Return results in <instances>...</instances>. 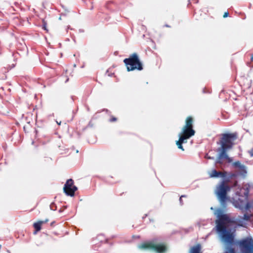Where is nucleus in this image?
<instances>
[{
	"instance_id": "ddd939ff",
	"label": "nucleus",
	"mask_w": 253,
	"mask_h": 253,
	"mask_svg": "<svg viewBox=\"0 0 253 253\" xmlns=\"http://www.w3.org/2000/svg\"><path fill=\"white\" fill-rule=\"evenodd\" d=\"M201 250V245L200 244H198L196 246L191 248L190 253H202Z\"/></svg>"
},
{
	"instance_id": "1a4fd4ad",
	"label": "nucleus",
	"mask_w": 253,
	"mask_h": 253,
	"mask_svg": "<svg viewBox=\"0 0 253 253\" xmlns=\"http://www.w3.org/2000/svg\"><path fill=\"white\" fill-rule=\"evenodd\" d=\"M63 189L67 195L73 197L75 191L77 190V187L74 185V180L72 179H69L66 182Z\"/></svg>"
},
{
	"instance_id": "9d476101",
	"label": "nucleus",
	"mask_w": 253,
	"mask_h": 253,
	"mask_svg": "<svg viewBox=\"0 0 253 253\" xmlns=\"http://www.w3.org/2000/svg\"><path fill=\"white\" fill-rule=\"evenodd\" d=\"M251 218V214L245 213L243 216H239V218L236 219V225L239 226L244 227L246 223L244 221H249Z\"/></svg>"
},
{
	"instance_id": "4468645a",
	"label": "nucleus",
	"mask_w": 253,
	"mask_h": 253,
	"mask_svg": "<svg viewBox=\"0 0 253 253\" xmlns=\"http://www.w3.org/2000/svg\"><path fill=\"white\" fill-rule=\"evenodd\" d=\"M233 165L235 167L239 168V170L243 173H247L245 166L242 165L239 161L234 163Z\"/></svg>"
},
{
	"instance_id": "aec40b11",
	"label": "nucleus",
	"mask_w": 253,
	"mask_h": 253,
	"mask_svg": "<svg viewBox=\"0 0 253 253\" xmlns=\"http://www.w3.org/2000/svg\"><path fill=\"white\" fill-rule=\"evenodd\" d=\"M250 155L251 157H253V149H252L251 150L249 151Z\"/></svg>"
},
{
	"instance_id": "b1692460",
	"label": "nucleus",
	"mask_w": 253,
	"mask_h": 253,
	"mask_svg": "<svg viewBox=\"0 0 253 253\" xmlns=\"http://www.w3.org/2000/svg\"><path fill=\"white\" fill-rule=\"evenodd\" d=\"M147 216V215L146 214L144 217H143V218L146 217Z\"/></svg>"
},
{
	"instance_id": "f3484780",
	"label": "nucleus",
	"mask_w": 253,
	"mask_h": 253,
	"mask_svg": "<svg viewBox=\"0 0 253 253\" xmlns=\"http://www.w3.org/2000/svg\"><path fill=\"white\" fill-rule=\"evenodd\" d=\"M187 197V196H186V195H181V196L180 197V198H179V202H180V205H181V206H182V205L184 204V203H183V200H182V198H183V197Z\"/></svg>"
},
{
	"instance_id": "20e7f679",
	"label": "nucleus",
	"mask_w": 253,
	"mask_h": 253,
	"mask_svg": "<svg viewBox=\"0 0 253 253\" xmlns=\"http://www.w3.org/2000/svg\"><path fill=\"white\" fill-rule=\"evenodd\" d=\"M250 192V185L248 184H245L239 191L236 192L237 195L239 196L238 200L234 201V204L237 208L241 210L244 209L248 210L249 208L248 202V196Z\"/></svg>"
},
{
	"instance_id": "5701e85b",
	"label": "nucleus",
	"mask_w": 253,
	"mask_h": 253,
	"mask_svg": "<svg viewBox=\"0 0 253 253\" xmlns=\"http://www.w3.org/2000/svg\"><path fill=\"white\" fill-rule=\"evenodd\" d=\"M41 143L42 144H44V142H42V141H41Z\"/></svg>"
},
{
	"instance_id": "f257e3e1",
	"label": "nucleus",
	"mask_w": 253,
	"mask_h": 253,
	"mask_svg": "<svg viewBox=\"0 0 253 253\" xmlns=\"http://www.w3.org/2000/svg\"><path fill=\"white\" fill-rule=\"evenodd\" d=\"M238 133H225L221 134L217 142L219 147L217 148V158H231L230 154L235 144V141L238 138Z\"/></svg>"
},
{
	"instance_id": "393cba45",
	"label": "nucleus",
	"mask_w": 253,
	"mask_h": 253,
	"mask_svg": "<svg viewBox=\"0 0 253 253\" xmlns=\"http://www.w3.org/2000/svg\"><path fill=\"white\" fill-rule=\"evenodd\" d=\"M50 141V139L48 138L47 141L49 142Z\"/></svg>"
},
{
	"instance_id": "9b49d317",
	"label": "nucleus",
	"mask_w": 253,
	"mask_h": 253,
	"mask_svg": "<svg viewBox=\"0 0 253 253\" xmlns=\"http://www.w3.org/2000/svg\"><path fill=\"white\" fill-rule=\"evenodd\" d=\"M226 172L218 171L215 169L212 170L210 173L211 177H224L226 176Z\"/></svg>"
},
{
	"instance_id": "dca6fc26",
	"label": "nucleus",
	"mask_w": 253,
	"mask_h": 253,
	"mask_svg": "<svg viewBox=\"0 0 253 253\" xmlns=\"http://www.w3.org/2000/svg\"><path fill=\"white\" fill-rule=\"evenodd\" d=\"M117 120H118V119L116 117H115L113 116H111V117L109 119V122L111 123H113V122H116Z\"/></svg>"
},
{
	"instance_id": "0eeeda50",
	"label": "nucleus",
	"mask_w": 253,
	"mask_h": 253,
	"mask_svg": "<svg viewBox=\"0 0 253 253\" xmlns=\"http://www.w3.org/2000/svg\"><path fill=\"white\" fill-rule=\"evenodd\" d=\"M239 244L242 253H253V240L252 238H247L239 241ZM224 253H236L235 249L227 246Z\"/></svg>"
},
{
	"instance_id": "6ab92c4d",
	"label": "nucleus",
	"mask_w": 253,
	"mask_h": 253,
	"mask_svg": "<svg viewBox=\"0 0 253 253\" xmlns=\"http://www.w3.org/2000/svg\"><path fill=\"white\" fill-rule=\"evenodd\" d=\"M228 15H229V13H228V12H225L224 13L223 17L224 18H226V17H227L228 16Z\"/></svg>"
},
{
	"instance_id": "4be33fe9",
	"label": "nucleus",
	"mask_w": 253,
	"mask_h": 253,
	"mask_svg": "<svg viewBox=\"0 0 253 253\" xmlns=\"http://www.w3.org/2000/svg\"><path fill=\"white\" fill-rule=\"evenodd\" d=\"M205 158H209V159H210L211 158L210 157H207L206 156L205 157Z\"/></svg>"
},
{
	"instance_id": "a878e982",
	"label": "nucleus",
	"mask_w": 253,
	"mask_h": 253,
	"mask_svg": "<svg viewBox=\"0 0 253 253\" xmlns=\"http://www.w3.org/2000/svg\"><path fill=\"white\" fill-rule=\"evenodd\" d=\"M57 123H58V125H60L61 122H60V123L58 122Z\"/></svg>"
},
{
	"instance_id": "7ed1b4c3",
	"label": "nucleus",
	"mask_w": 253,
	"mask_h": 253,
	"mask_svg": "<svg viewBox=\"0 0 253 253\" xmlns=\"http://www.w3.org/2000/svg\"><path fill=\"white\" fill-rule=\"evenodd\" d=\"M194 119L192 116H188L186 118L185 125L179 134V139L176 144L178 148L184 150L182 146L183 143H186L187 139H189L195 134V131L193 129Z\"/></svg>"
},
{
	"instance_id": "bb28decb",
	"label": "nucleus",
	"mask_w": 253,
	"mask_h": 253,
	"mask_svg": "<svg viewBox=\"0 0 253 253\" xmlns=\"http://www.w3.org/2000/svg\"><path fill=\"white\" fill-rule=\"evenodd\" d=\"M57 123H58V125H60L61 122H60V123L58 122Z\"/></svg>"
},
{
	"instance_id": "6e6552de",
	"label": "nucleus",
	"mask_w": 253,
	"mask_h": 253,
	"mask_svg": "<svg viewBox=\"0 0 253 253\" xmlns=\"http://www.w3.org/2000/svg\"><path fill=\"white\" fill-rule=\"evenodd\" d=\"M230 189V187L224 181H222L217 187L215 193L222 204H224L227 201V193Z\"/></svg>"
},
{
	"instance_id": "a211bd4d",
	"label": "nucleus",
	"mask_w": 253,
	"mask_h": 253,
	"mask_svg": "<svg viewBox=\"0 0 253 253\" xmlns=\"http://www.w3.org/2000/svg\"><path fill=\"white\" fill-rule=\"evenodd\" d=\"M42 28L44 30L48 31L47 29H46V24L44 22H43Z\"/></svg>"
},
{
	"instance_id": "f03ea898",
	"label": "nucleus",
	"mask_w": 253,
	"mask_h": 253,
	"mask_svg": "<svg viewBox=\"0 0 253 253\" xmlns=\"http://www.w3.org/2000/svg\"><path fill=\"white\" fill-rule=\"evenodd\" d=\"M218 219L216 220L217 230L222 234L223 241L228 245L232 246L234 243V236L227 229L228 224L236 225V220L231 219L227 214H220L218 216Z\"/></svg>"
},
{
	"instance_id": "2eb2a0df",
	"label": "nucleus",
	"mask_w": 253,
	"mask_h": 253,
	"mask_svg": "<svg viewBox=\"0 0 253 253\" xmlns=\"http://www.w3.org/2000/svg\"><path fill=\"white\" fill-rule=\"evenodd\" d=\"M232 160L233 159H218V161L216 162V163H219V164H221V163H222L224 162L225 160L228 163H231L232 161Z\"/></svg>"
},
{
	"instance_id": "423d86ee",
	"label": "nucleus",
	"mask_w": 253,
	"mask_h": 253,
	"mask_svg": "<svg viewBox=\"0 0 253 253\" xmlns=\"http://www.w3.org/2000/svg\"><path fill=\"white\" fill-rule=\"evenodd\" d=\"M124 62L128 72L135 70L141 71L143 69L142 63L136 53H133L128 58H125Z\"/></svg>"
},
{
	"instance_id": "39448f33",
	"label": "nucleus",
	"mask_w": 253,
	"mask_h": 253,
	"mask_svg": "<svg viewBox=\"0 0 253 253\" xmlns=\"http://www.w3.org/2000/svg\"><path fill=\"white\" fill-rule=\"evenodd\" d=\"M138 248L144 250H154L158 253H164L167 250L166 246L164 244L159 243L156 239L142 242Z\"/></svg>"
},
{
	"instance_id": "f8f14e48",
	"label": "nucleus",
	"mask_w": 253,
	"mask_h": 253,
	"mask_svg": "<svg viewBox=\"0 0 253 253\" xmlns=\"http://www.w3.org/2000/svg\"><path fill=\"white\" fill-rule=\"evenodd\" d=\"M48 220L45 221H39L36 223H35L33 225L35 229V231L34 232V234H36L38 232L41 230V226L43 224L47 222Z\"/></svg>"
},
{
	"instance_id": "412c9836",
	"label": "nucleus",
	"mask_w": 253,
	"mask_h": 253,
	"mask_svg": "<svg viewBox=\"0 0 253 253\" xmlns=\"http://www.w3.org/2000/svg\"><path fill=\"white\" fill-rule=\"evenodd\" d=\"M251 60L252 62H253V54H252Z\"/></svg>"
}]
</instances>
